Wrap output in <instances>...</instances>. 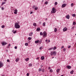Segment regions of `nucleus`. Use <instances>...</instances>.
Wrapping results in <instances>:
<instances>
[{"label":"nucleus","mask_w":76,"mask_h":76,"mask_svg":"<svg viewBox=\"0 0 76 76\" xmlns=\"http://www.w3.org/2000/svg\"><path fill=\"white\" fill-rule=\"evenodd\" d=\"M26 61H28L29 60V58H27L25 59Z\"/></svg>","instance_id":"34"},{"label":"nucleus","mask_w":76,"mask_h":76,"mask_svg":"<svg viewBox=\"0 0 76 76\" xmlns=\"http://www.w3.org/2000/svg\"><path fill=\"white\" fill-rule=\"evenodd\" d=\"M53 48H50L49 49V50H53Z\"/></svg>","instance_id":"36"},{"label":"nucleus","mask_w":76,"mask_h":76,"mask_svg":"<svg viewBox=\"0 0 76 76\" xmlns=\"http://www.w3.org/2000/svg\"><path fill=\"white\" fill-rule=\"evenodd\" d=\"M39 40H36L35 42L36 44H37L38 42H39Z\"/></svg>","instance_id":"12"},{"label":"nucleus","mask_w":76,"mask_h":76,"mask_svg":"<svg viewBox=\"0 0 76 76\" xmlns=\"http://www.w3.org/2000/svg\"><path fill=\"white\" fill-rule=\"evenodd\" d=\"M2 76H4V75H2Z\"/></svg>","instance_id":"61"},{"label":"nucleus","mask_w":76,"mask_h":76,"mask_svg":"<svg viewBox=\"0 0 76 76\" xmlns=\"http://www.w3.org/2000/svg\"><path fill=\"white\" fill-rule=\"evenodd\" d=\"M42 72H45V71H44V69H42Z\"/></svg>","instance_id":"41"},{"label":"nucleus","mask_w":76,"mask_h":76,"mask_svg":"<svg viewBox=\"0 0 76 76\" xmlns=\"http://www.w3.org/2000/svg\"><path fill=\"white\" fill-rule=\"evenodd\" d=\"M32 66V64H29V66H30V67H31Z\"/></svg>","instance_id":"24"},{"label":"nucleus","mask_w":76,"mask_h":76,"mask_svg":"<svg viewBox=\"0 0 76 76\" xmlns=\"http://www.w3.org/2000/svg\"><path fill=\"white\" fill-rule=\"evenodd\" d=\"M67 30V28L66 27H65L63 29V31L64 32H65V31H66Z\"/></svg>","instance_id":"9"},{"label":"nucleus","mask_w":76,"mask_h":76,"mask_svg":"<svg viewBox=\"0 0 76 76\" xmlns=\"http://www.w3.org/2000/svg\"><path fill=\"white\" fill-rule=\"evenodd\" d=\"M43 37L44 38V37H47V36H46V35H47V32H46V31H44V32L43 33Z\"/></svg>","instance_id":"4"},{"label":"nucleus","mask_w":76,"mask_h":76,"mask_svg":"<svg viewBox=\"0 0 76 76\" xmlns=\"http://www.w3.org/2000/svg\"><path fill=\"white\" fill-rule=\"evenodd\" d=\"M40 50H41L42 49V47H41L39 48Z\"/></svg>","instance_id":"50"},{"label":"nucleus","mask_w":76,"mask_h":76,"mask_svg":"<svg viewBox=\"0 0 76 76\" xmlns=\"http://www.w3.org/2000/svg\"><path fill=\"white\" fill-rule=\"evenodd\" d=\"M64 48V46H62L61 47V49H62V48Z\"/></svg>","instance_id":"43"},{"label":"nucleus","mask_w":76,"mask_h":76,"mask_svg":"<svg viewBox=\"0 0 76 76\" xmlns=\"http://www.w3.org/2000/svg\"><path fill=\"white\" fill-rule=\"evenodd\" d=\"M41 59L42 60H44V56H42L41 57Z\"/></svg>","instance_id":"16"},{"label":"nucleus","mask_w":76,"mask_h":76,"mask_svg":"<svg viewBox=\"0 0 76 76\" xmlns=\"http://www.w3.org/2000/svg\"><path fill=\"white\" fill-rule=\"evenodd\" d=\"M55 5H57V2H55Z\"/></svg>","instance_id":"39"},{"label":"nucleus","mask_w":76,"mask_h":76,"mask_svg":"<svg viewBox=\"0 0 76 76\" xmlns=\"http://www.w3.org/2000/svg\"><path fill=\"white\" fill-rule=\"evenodd\" d=\"M33 25L35 26H36V23H33Z\"/></svg>","instance_id":"32"},{"label":"nucleus","mask_w":76,"mask_h":76,"mask_svg":"<svg viewBox=\"0 0 76 76\" xmlns=\"http://www.w3.org/2000/svg\"><path fill=\"white\" fill-rule=\"evenodd\" d=\"M76 22H74L73 23V25H76Z\"/></svg>","instance_id":"26"},{"label":"nucleus","mask_w":76,"mask_h":76,"mask_svg":"<svg viewBox=\"0 0 76 76\" xmlns=\"http://www.w3.org/2000/svg\"><path fill=\"white\" fill-rule=\"evenodd\" d=\"M48 69H49V70H50V67H49Z\"/></svg>","instance_id":"54"},{"label":"nucleus","mask_w":76,"mask_h":76,"mask_svg":"<svg viewBox=\"0 0 76 76\" xmlns=\"http://www.w3.org/2000/svg\"><path fill=\"white\" fill-rule=\"evenodd\" d=\"M14 14L16 15L18 13V10L16 9L15 10L14 12Z\"/></svg>","instance_id":"6"},{"label":"nucleus","mask_w":76,"mask_h":76,"mask_svg":"<svg viewBox=\"0 0 76 76\" xmlns=\"http://www.w3.org/2000/svg\"><path fill=\"white\" fill-rule=\"evenodd\" d=\"M60 70V69H59L56 70V72L57 73H58Z\"/></svg>","instance_id":"15"},{"label":"nucleus","mask_w":76,"mask_h":76,"mask_svg":"<svg viewBox=\"0 0 76 76\" xmlns=\"http://www.w3.org/2000/svg\"><path fill=\"white\" fill-rule=\"evenodd\" d=\"M18 61H19V59H18V58H17L16 59V62H18Z\"/></svg>","instance_id":"27"},{"label":"nucleus","mask_w":76,"mask_h":76,"mask_svg":"<svg viewBox=\"0 0 76 76\" xmlns=\"http://www.w3.org/2000/svg\"><path fill=\"white\" fill-rule=\"evenodd\" d=\"M40 35H43V33H42V32H40Z\"/></svg>","instance_id":"25"},{"label":"nucleus","mask_w":76,"mask_h":76,"mask_svg":"<svg viewBox=\"0 0 76 76\" xmlns=\"http://www.w3.org/2000/svg\"><path fill=\"white\" fill-rule=\"evenodd\" d=\"M10 45H10V44H9V45H8V47L10 46Z\"/></svg>","instance_id":"49"},{"label":"nucleus","mask_w":76,"mask_h":76,"mask_svg":"<svg viewBox=\"0 0 76 76\" xmlns=\"http://www.w3.org/2000/svg\"><path fill=\"white\" fill-rule=\"evenodd\" d=\"M56 12V10L55 9V8H53L52 9V10L51 11V13H55Z\"/></svg>","instance_id":"3"},{"label":"nucleus","mask_w":76,"mask_h":76,"mask_svg":"<svg viewBox=\"0 0 76 76\" xmlns=\"http://www.w3.org/2000/svg\"><path fill=\"white\" fill-rule=\"evenodd\" d=\"M7 62H9V59H7Z\"/></svg>","instance_id":"48"},{"label":"nucleus","mask_w":76,"mask_h":76,"mask_svg":"<svg viewBox=\"0 0 76 76\" xmlns=\"http://www.w3.org/2000/svg\"><path fill=\"white\" fill-rule=\"evenodd\" d=\"M6 0H4V1H6Z\"/></svg>","instance_id":"57"},{"label":"nucleus","mask_w":76,"mask_h":76,"mask_svg":"<svg viewBox=\"0 0 76 76\" xmlns=\"http://www.w3.org/2000/svg\"><path fill=\"white\" fill-rule=\"evenodd\" d=\"M43 67V65H42L41 66V67Z\"/></svg>","instance_id":"51"},{"label":"nucleus","mask_w":76,"mask_h":76,"mask_svg":"<svg viewBox=\"0 0 76 76\" xmlns=\"http://www.w3.org/2000/svg\"><path fill=\"white\" fill-rule=\"evenodd\" d=\"M64 51H66V49L64 48L63 49Z\"/></svg>","instance_id":"44"},{"label":"nucleus","mask_w":76,"mask_h":76,"mask_svg":"<svg viewBox=\"0 0 76 76\" xmlns=\"http://www.w3.org/2000/svg\"><path fill=\"white\" fill-rule=\"evenodd\" d=\"M15 49H17V47L16 46H15Z\"/></svg>","instance_id":"47"},{"label":"nucleus","mask_w":76,"mask_h":76,"mask_svg":"<svg viewBox=\"0 0 76 76\" xmlns=\"http://www.w3.org/2000/svg\"><path fill=\"white\" fill-rule=\"evenodd\" d=\"M3 66V64L2 62H0V67H2Z\"/></svg>","instance_id":"8"},{"label":"nucleus","mask_w":76,"mask_h":76,"mask_svg":"<svg viewBox=\"0 0 76 76\" xmlns=\"http://www.w3.org/2000/svg\"><path fill=\"white\" fill-rule=\"evenodd\" d=\"M57 29L56 28H55L54 31L55 32H56V31H57Z\"/></svg>","instance_id":"33"},{"label":"nucleus","mask_w":76,"mask_h":76,"mask_svg":"<svg viewBox=\"0 0 76 76\" xmlns=\"http://www.w3.org/2000/svg\"><path fill=\"white\" fill-rule=\"evenodd\" d=\"M39 72H41V71H42V69L41 68H39Z\"/></svg>","instance_id":"18"},{"label":"nucleus","mask_w":76,"mask_h":76,"mask_svg":"<svg viewBox=\"0 0 76 76\" xmlns=\"http://www.w3.org/2000/svg\"><path fill=\"white\" fill-rule=\"evenodd\" d=\"M5 3H6V2H3L2 3V4H1V6H3V4H5Z\"/></svg>","instance_id":"28"},{"label":"nucleus","mask_w":76,"mask_h":76,"mask_svg":"<svg viewBox=\"0 0 76 76\" xmlns=\"http://www.w3.org/2000/svg\"><path fill=\"white\" fill-rule=\"evenodd\" d=\"M28 39L29 40H31V39H32V37H28Z\"/></svg>","instance_id":"20"},{"label":"nucleus","mask_w":76,"mask_h":76,"mask_svg":"<svg viewBox=\"0 0 76 76\" xmlns=\"http://www.w3.org/2000/svg\"><path fill=\"white\" fill-rule=\"evenodd\" d=\"M57 53L55 51L51 52L50 53V55L51 56H56V53Z\"/></svg>","instance_id":"2"},{"label":"nucleus","mask_w":76,"mask_h":76,"mask_svg":"<svg viewBox=\"0 0 76 76\" xmlns=\"http://www.w3.org/2000/svg\"><path fill=\"white\" fill-rule=\"evenodd\" d=\"M43 26H45V22H44L43 23Z\"/></svg>","instance_id":"23"},{"label":"nucleus","mask_w":76,"mask_h":76,"mask_svg":"<svg viewBox=\"0 0 76 76\" xmlns=\"http://www.w3.org/2000/svg\"><path fill=\"white\" fill-rule=\"evenodd\" d=\"M2 28H3L4 27V25H2L1 26Z\"/></svg>","instance_id":"38"},{"label":"nucleus","mask_w":76,"mask_h":76,"mask_svg":"<svg viewBox=\"0 0 76 76\" xmlns=\"http://www.w3.org/2000/svg\"><path fill=\"white\" fill-rule=\"evenodd\" d=\"M45 41H46V42H47V41H48L47 39H46L45 40Z\"/></svg>","instance_id":"55"},{"label":"nucleus","mask_w":76,"mask_h":76,"mask_svg":"<svg viewBox=\"0 0 76 76\" xmlns=\"http://www.w3.org/2000/svg\"><path fill=\"white\" fill-rule=\"evenodd\" d=\"M38 59H39V57H37V60H38Z\"/></svg>","instance_id":"53"},{"label":"nucleus","mask_w":76,"mask_h":76,"mask_svg":"<svg viewBox=\"0 0 76 76\" xmlns=\"http://www.w3.org/2000/svg\"><path fill=\"white\" fill-rule=\"evenodd\" d=\"M53 72V70H52V69H50V72Z\"/></svg>","instance_id":"19"},{"label":"nucleus","mask_w":76,"mask_h":76,"mask_svg":"<svg viewBox=\"0 0 76 76\" xmlns=\"http://www.w3.org/2000/svg\"><path fill=\"white\" fill-rule=\"evenodd\" d=\"M66 18H67V19H69V18H70V16L69 15H67L66 16Z\"/></svg>","instance_id":"10"},{"label":"nucleus","mask_w":76,"mask_h":76,"mask_svg":"<svg viewBox=\"0 0 76 76\" xmlns=\"http://www.w3.org/2000/svg\"><path fill=\"white\" fill-rule=\"evenodd\" d=\"M71 47V46H69L68 47V48H70Z\"/></svg>","instance_id":"46"},{"label":"nucleus","mask_w":76,"mask_h":76,"mask_svg":"<svg viewBox=\"0 0 76 76\" xmlns=\"http://www.w3.org/2000/svg\"><path fill=\"white\" fill-rule=\"evenodd\" d=\"M32 13H33V12H30V14H32Z\"/></svg>","instance_id":"52"},{"label":"nucleus","mask_w":76,"mask_h":76,"mask_svg":"<svg viewBox=\"0 0 76 76\" xmlns=\"http://www.w3.org/2000/svg\"><path fill=\"white\" fill-rule=\"evenodd\" d=\"M1 9L2 10H4V7H2Z\"/></svg>","instance_id":"42"},{"label":"nucleus","mask_w":76,"mask_h":76,"mask_svg":"<svg viewBox=\"0 0 76 76\" xmlns=\"http://www.w3.org/2000/svg\"><path fill=\"white\" fill-rule=\"evenodd\" d=\"M1 44H2V45L3 46H4V45H6V44H7V43L4 42H3L1 43Z\"/></svg>","instance_id":"5"},{"label":"nucleus","mask_w":76,"mask_h":76,"mask_svg":"<svg viewBox=\"0 0 76 76\" xmlns=\"http://www.w3.org/2000/svg\"><path fill=\"white\" fill-rule=\"evenodd\" d=\"M52 58H54V57H52Z\"/></svg>","instance_id":"58"},{"label":"nucleus","mask_w":76,"mask_h":76,"mask_svg":"<svg viewBox=\"0 0 76 76\" xmlns=\"http://www.w3.org/2000/svg\"><path fill=\"white\" fill-rule=\"evenodd\" d=\"M15 27L16 29H18L20 28V25L17 23H16L15 24Z\"/></svg>","instance_id":"1"},{"label":"nucleus","mask_w":76,"mask_h":76,"mask_svg":"<svg viewBox=\"0 0 76 76\" xmlns=\"http://www.w3.org/2000/svg\"><path fill=\"white\" fill-rule=\"evenodd\" d=\"M25 45L26 46H28V43H25Z\"/></svg>","instance_id":"21"},{"label":"nucleus","mask_w":76,"mask_h":76,"mask_svg":"<svg viewBox=\"0 0 76 76\" xmlns=\"http://www.w3.org/2000/svg\"><path fill=\"white\" fill-rule=\"evenodd\" d=\"M67 69H71V68H72V67L70 66H67Z\"/></svg>","instance_id":"11"},{"label":"nucleus","mask_w":76,"mask_h":76,"mask_svg":"<svg viewBox=\"0 0 76 76\" xmlns=\"http://www.w3.org/2000/svg\"><path fill=\"white\" fill-rule=\"evenodd\" d=\"M61 76H63V75H61Z\"/></svg>","instance_id":"60"},{"label":"nucleus","mask_w":76,"mask_h":76,"mask_svg":"<svg viewBox=\"0 0 76 76\" xmlns=\"http://www.w3.org/2000/svg\"><path fill=\"white\" fill-rule=\"evenodd\" d=\"M12 32H13V34H15L16 32V30L15 31H12Z\"/></svg>","instance_id":"17"},{"label":"nucleus","mask_w":76,"mask_h":76,"mask_svg":"<svg viewBox=\"0 0 76 76\" xmlns=\"http://www.w3.org/2000/svg\"><path fill=\"white\" fill-rule=\"evenodd\" d=\"M56 48H56V47H55L53 48V50H55L56 49Z\"/></svg>","instance_id":"29"},{"label":"nucleus","mask_w":76,"mask_h":76,"mask_svg":"<svg viewBox=\"0 0 76 76\" xmlns=\"http://www.w3.org/2000/svg\"><path fill=\"white\" fill-rule=\"evenodd\" d=\"M71 7H73V6H74L73 3H72L71 4Z\"/></svg>","instance_id":"31"},{"label":"nucleus","mask_w":76,"mask_h":76,"mask_svg":"<svg viewBox=\"0 0 76 76\" xmlns=\"http://www.w3.org/2000/svg\"><path fill=\"white\" fill-rule=\"evenodd\" d=\"M33 34V32H32L31 33L29 34V36H30L31 37L32 36Z\"/></svg>","instance_id":"13"},{"label":"nucleus","mask_w":76,"mask_h":76,"mask_svg":"<svg viewBox=\"0 0 76 76\" xmlns=\"http://www.w3.org/2000/svg\"><path fill=\"white\" fill-rule=\"evenodd\" d=\"M48 4V2L47 1H46L45 3V4Z\"/></svg>","instance_id":"37"},{"label":"nucleus","mask_w":76,"mask_h":76,"mask_svg":"<svg viewBox=\"0 0 76 76\" xmlns=\"http://www.w3.org/2000/svg\"><path fill=\"white\" fill-rule=\"evenodd\" d=\"M74 28V27H72V28Z\"/></svg>","instance_id":"59"},{"label":"nucleus","mask_w":76,"mask_h":76,"mask_svg":"<svg viewBox=\"0 0 76 76\" xmlns=\"http://www.w3.org/2000/svg\"><path fill=\"white\" fill-rule=\"evenodd\" d=\"M72 16L73 17H75V16H76V15H75V14H72Z\"/></svg>","instance_id":"30"},{"label":"nucleus","mask_w":76,"mask_h":76,"mask_svg":"<svg viewBox=\"0 0 76 76\" xmlns=\"http://www.w3.org/2000/svg\"><path fill=\"white\" fill-rule=\"evenodd\" d=\"M40 29L39 28H37L36 30L37 31H40Z\"/></svg>","instance_id":"14"},{"label":"nucleus","mask_w":76,"mask_h":76,"mask_svg":"<svg viewBox=\"0 0 76 76\" xmlns=\"http://www.w3.org/2000/svg\"><path fill=\"white\" fill-rule=\"evenodd\" d=\"M34 7H35V6L34 5L33 7V9H34Z\"/></svg>","instance_id":"45"},{"label":"nucleus","mask_w":76,"mask_h":76,"mask_svg":"<svg viewBox=\"0 0 76 76\" xmlns=\"http://www.w3.org/2000/svg\"><path fill=\"white\" fill-rule=\"evenodd\" d=\"M67 4H64L62 5V8H63L64 7H66V5Z\"/></svg>","instance_id":"7"},{"label":"nucleus","mask_w":76,"mask_h":76,"mask_svg":"<svg viewBox=\"0 0 76 76\" xmlns=\"http://www.w3.org/2000/svg\"><path fill=\"white\" fill-rule=\"evenodd\" d=\"M48 42H50V40H48Z\"/></svg>","instance_id":"56"},{"label":"nucleus","mask_w":76,"mask_h":76,"mask_svg":"<svg viewBox=\"0 0 76 76\" xmlns=\"http://www.w3.org/2000/svg\"><path fill=\"white\" fill-rule=\"evenodd\" d=\"M70 73L71 74H73V71H72L70 72Z\"/></svg>","instance_id":"35"},{"label":"nucleus","mask_w":76,"mask_h":76,"mask_svg":"<svg viewBox=\"0 0 76 76\" xmlns=\"http://www.w3.org/2000/svg\"><path fill=\"white\" fill-rule=\"evenodd\" d=\"M26 75L27 76H29V73H27L26 74Z\"/></svg>","instance_id":"40"},{"label":"nucleus","mask_w":76,"mask_h":76,"mask_svg":"<svg viewBox=\"0 0 76 76\" xmlns=\"http://www.w3.org/2000/svg\"><path fill=\"white\" fill-rule=\"evenodd\" d=\"M35 10H38V7H36L35 8Z\"/></svg>","instance_id":"22"}]
</instances>
